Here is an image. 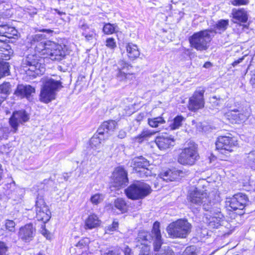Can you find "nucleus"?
Returning a JSON list of instances; mask_svg holds the SVG:
<instances>
[{
    "label": "nucleus",
    "mask_w": 255,
    "mask_h": 255,
    "mask_svg": "<svg viewBox=\"0 0 255 255\" xmlns=\"http://www.w3.org/2000/svg\"><path fill=\"white\" fill-rule=\"evenodd\" d=\"M30 47L34 53L27 55L23 62L26 74L35 78L45 71V59L61 61L69 54L67 46L63 43L47 39L42 34L32 35L29 40Z\"/></svg>",
    "instance_id": "1"
},
{
    "label": "nucleus",
    "mask_w": 255,
    "mask_h": 255,
    "mask_svg": "<svg viewBox=\"0 0 255 255\" xmlns=\"http://www.w3.org/2000/svg\"><path fill=\"white\" fill-rule=\"evenodd\" d=\"M188 198L190 202V208L194 213L201 208V205L205 211L209 210L213 205L209 199L208 193L205 190L198 189L197 188L191 190Z\"/></svg>",
    "instance_id": "2"
},
{
    "label": "nucleus",
    "mask_w": 255,
    "mask_h": 255,
    "mask_svg": "<svg viewBox=\"0 0 255 255\" xmlns=\"http://www.w3.org/2000/svg\"><path fill=\"white\" fill-rule=\"evenodd\" d=\"M115 77L121 82L132 83L136 80V73L133 72V66L125 60H120L115 64Z\"/></svg>",
    "instance_id": "3"
},
{
    "label": "nucleus",
    "mask_w": 255,
    "mask_h": 255,
    "mask_svg": "<svg viewBox=\"0 0 255 255\" xmlns=\"http://www.w3.org/2000/svg\"><path fill=\"white\" fill-rule=\"evenodd\" d=\"M63 86L60 81H55L53 79L46 80L41 89L39 99L44 103L48 104L56 98V91Z\"/></svg>",
    "instance_id": "4"
},
{
    "label": "nucleus",
    "mask_w": 255,
    "mask_h": 255,
    "mask_svg": "<svg viewBox=\"0 0 255 255\" xmlns=\"http://www.w3.org/2000/svg\"><path fill=\"white\" fill-rule=\"evenodd\" d=\"M213 32L212 30L206 29L194 33L189 38L191 47L200 51L206 50L212 39Z\"/></svg>",
    "instance_id": "5"
},
{
    "label": "nucleus",
    "mask_w": 255,
    "mask_h": 255,
    "mask_svg": "<svg viewBox=\"0 0 255 255\" xmlns=\"http://www.w3.org/2000/svg\"><path fill=\"white\" fill-rule=\"evenodd\" d=\"M151 191L150 187L148 185L136 181L125 190V193L128 198L137 200L143 199L148 195Z\"/></svg>",
    "instance_id": "6"
},
{
    "label": "nucleus",
    "mask_w": 255,
    "mask_h": 255,
    "mask_svg": "<svg viewBox=\"0 0 255 255\" xmlns=\"http://www.w3.org/2000/svg\"><path fill=\"white\" fill-rule=\"evenodd\" d=\"M192 225L186 219H179L167 228L169 236L172 238H185L190 233Z\"/></svg>",
    "instance_id": "7"
},
{
    "label": "nucleus",
    "mask_w": 255,
    "mask_h": 255,
    "mask_svg": "<svg viewBox=\"0 0 255 255\" xmlns=\"http://www.w3.org/2000/svg\"><path fill=\"white\" fill-rule=\"evenodd\" d=\"M12 54L10 46L5 41L0 40V60H8ZM9 67L8 62L0 61V80L10 75Z\"/></svg>",
    "instance_id": "8"
},
{
    "label": "nucleus",
    "mask_w": 255,
    "mask_h": 255,
    "mask_svg": "<svg viewBox=\"0 0 255 255\" xmlns=\"http://www.w3.org/2000/svg\"><path fill=\"white\" fill-rule=\"evenodd\" d=\"M187 145L180 153L178 161L183 165H192L199 159L197 145L193 142H190Z\"/></svg>",
    "instance_id": "9"
},
{
    "label": "nucleus",
    "mask_w": 255,
    "mask_h": 255,
    "mask_svg": "<svg viewBox=\"0 0 255 255\" xmlns=\"http://www.w3.org/2000/svg\"><path fill=\"white\" fill-rule=\"evenodd\" d=\"M35 218L43 224L47 223L51 218V213L43 195L38 194L35 203Z\"/></svg>",
    "instance_id": "10"
},
{
    "label": "nucleus",
    "mask_w": 255,
    "mask_h": 255,
    "mask_svg": "<svg viewBox=\"0 0 255 255\" xmlns=\"http://www.w3.org/2000/svg\"><path fill=\"white\" fill-rule=\"evenodd\" d=\"M238 141L233 136H220L216 142V148L222 154L228 155L237 146Z\"/></svg>",
    "instance_id": "11"
},
{
    "label": "nucleus",
    "mask_w": 255,
    "mask_h": 255,
    "mask_svg": "<svg viewBox=\"0 0 255 255\" xmlns=\"http://www.w3.org/2000/svg\"><path fill=\"white\" fill-rule=\"evenodd\" d=\"M128 175L124 166L116 167L111 177L113 186L119 190L127 186L129 182Z\"/></svg>",
    "instance_id": "12"
},
{
    "label": "nucleus",
    "mask_w": 255,
    "mask_h": 255,
    "mask_svg": "<svg viewBox=\"0 0 255 255\" xmlns=\"http://www.w3.org/2000/svg\"><path fill=\"white\" fill-rule=\"evenodd\" d=\"M218 206V204H213L211 209L206 211V215L209 221V225L213 228H218L224 221V216Z\"/></svg>",
    "instance_id": "13"
},
{
    "label": "nucleus",
    "mask_w": 255,
    "mask_h": 255,
    "mask_svg": "<svg viewBox=\"0 0 255 255\" xmlns=\"http://www.w3.org/2000/svg\"><path fill=\"white\" fill-rule=\"evenodd\" d=\"M205 91L204 88L200 87L194 93L189 100L188 107L189 110L196 112L204 107V94Z\"/></svg>",
    "instance_id": "14"
},
{
    "label": "nucleus",
    "mask_w": 255,
    "mask_h": 255,
    "mask_svg": "<svg viewBox=\"0 0 255 255\" xmlns=\"http://www.w3.org/2000/svg\"><path fill=\"white\" fill-rule=\"evenodd\" d=\"M131 164L133 170L139 175L147 176L149 174L148 169V166L149 165V161L142 156H136L132 158Z\"/></svg>",
    "instance_id": "15"
},
{
    "label": "nucleus",
    "mask_w": 255,
    "mask_h": 255,
    "mask_svg": "<svg viewBox=\"0 0 255 255\" xmlns=\"http://www.w3.org/2000/svg\"><path fill=\"white\" fill-rule=\"evenodd\" d=\"M28 120V116L24 111H14L9 118L8 121V123L12 129V131L13 133H16L18 130L19 124L25 123Z\"/></svg>",
    "instance_id": "16"
},
{
    "label": "nucleus",
    "mask_w": 255,
    "mask_h": 255,
    "mask_svg": "<svg viewBox=\"0 0 255 255\" xmlns=\"http://www.w3.org/2000/svg\"><path fill=\"white\" fill-rule=\"evenodd\" d=\"M249 202L247 196L243 193H238L226 201V205L233 210H243Z\"/></svg>",
    "instance_id": "17"
},
{
    "label": "nucleus",
    "mask_w": 255,
    "mask_h": 255,
    "mask_svg": "<svg viewBox=\"0 0 255 255\" xmlns=\"http://www.w3.org/2000/svg\"><path fill=\"white\" fill-rule=\"evenodd\" d=\"M35 233L36 229L32 223H29L19 228L17 236L19 240L25 243H29L33 240Z\"/></svg>",
    "instance_id": "18"
},
{
    "label": "nucleus",
    "mask_w": 255,
    "mask_h": 255,
    "mask_svg": "<svg viewBox=\"0 0 255 255\" xmlns=\"http://www.w3.org/2000/svg\"><path fill=\"white\" fill-rule=\"evenodd\" d=\"M35 92V88L30 85L18 84L13 94L20 99L24 98L28 99Z\"/></svg>",
    "instance_id": "19"
},
{
    "label": "nucleus",
    "mask_w": 255,
    "mask_h": 255,
    "mask_svg": "<svg viewBox=\"0 0 255 255\" xmlns=\"http://www.w3.org/2000/svg\"><path fill=\"white\" fill-rule=\"evenodd\" d=\"M101 224L102 221L98 216L95 213H91L84 221V229L86 230L97 229Z\"/></svg>",
    "instance_id": "20"
},
{
    "label": "nucleus",
    "mask_w": 255,
    "mask_h": 255,
    "mask_svg": "<svg viewBox=\"0 0 255 255\" xmlns=\"http://www.w3.org/2000/svg\"><path fill=\"white\" fill-rule=\"evenodd\" d=\"M125 49L126 55L129 61H134L139 57L140 49L136 44L128 42L125 45Z\"/></svg>",
    "instance_id": "21"
},
{
    "label": "nucleus",
    "mask_w": 255,
    "mask_h": 255,
    "mask_svg": "<svg viewBox=\"0 0 255 255\" xmlns=\"http://www.w3.org/2000/svg\"><path fill=\"white\" fill-rule=\"evenodd\" d=\"M81 30V34L88 42H93L96 41L98 37V34L96 30L93 28L90 27L86 24H83L80 27Z\"/></svg>",
    "instance_id": "22"
},
{
    "label": "nucleus",
    "mask_w": 255,
    "mask_h": 255,
    "mask_svg": "<svg viewBox=\"0 0 255 255\" xmlns=\"http://www.w3.org/2000/svg\"><path fill=\"white\" fill-rule=\"evenodd\" d=\"M5 37L9 39L16 38L18 31L15 27L7 23L0 24V37Z\"/></svg>",
    "instance_id": "23"
},
{
    "label": "nucleus",
    "mask_w": 255,
    "mask_h": 255,
    "mask_svg": "<svg viewBox=\"0 0 255 255\" xmlns=\"http://www.w3.org/2000/svg\"><path fill=\"white\" fill-rule=\"evenodd\" d=\"M228 116L232 123L239 124L244 122L247 119L248 115L243 110L234 109L228 114Z\"/></svg>",
    "instance_id": "24"
},
{
    "label": "nucleus",
    "mask_w": 255,
    "mask_h": 255,
    "mask_svg": "<svg viewBox=\"0 0 255 255\" xmlns=\"http://www.w3.org/2000/svg\"><path fill=\"white\" fill-rule=\"evenodd\" d=\"M113 209L118 210L121 214H125L129 210V205L125 198L118 197L113 202Z\"/></svg>",
    "instance_id": "25"
},
{
    "label": "nucleus",
    "mask_w": 255,
    "mask_h": 255,
    "mask_svg": "<svg viewBox=\"0 0 255 255\" xmlns=\"http://www.w3.org/2000/svg\"><path fill=\"white\" fill-rule=\"evenodd\" d=\"M232 14L234 19L240 22L245 23L248 19L247 11L244 8L236 9L232 10Z\"/></svg>",
    "instance_id": "26"
},
{
    "label": "nucleus",
    "mask_w": 255,
    "mask_h": 255,
    "mask_svg": "<svg viewBox=\"0 0 255 255\" xmlns=\"http://www.w3.org/2000/svg\"><path fill=\"white\" fill-rule=\"evenodd\" d=\"M115 122L114 120H108L103 122L97 129L98 134L102 136H105V133H107L111 130H113L115 128Z\"/></svg>",
    "instance_id": "27"
},
{
    "label": "nucleus",
    "mask_w": 255,
    "mask_h": 255,
    "mask_svg": "<svg viewBox=\"0 0 255 255\" xmlns=\"http://www.w3.org/2000/svg\"><path fill=\"white\" fill-rule=\"evenodd\" d=\"M155 133V132H151L148 130L143 129L139 134L133 138V141L134 142L141 143L144 141L148 140Z\"/></svg>",
    "instance_id": "28"
},
{
    "label": "nucleus",
    "mask_w": 255,
    "mask_h": 255,
    "mask_svg": "<svg viewBox=\"0 0 255 255\" xmlns=\"http://www.w3.org/2000/svg\"><path fill=\"white\" fill-rule=\"evenodd\" d=\"M106 138L105 136H102L101 134H98V132L97 131L96 133H95L90 140V144L91 147H97L99 146L102 142L105 140Z\"/></svg>",
    "instance_id": "29"
},
{
    "label": "nucleus",
    "mask_w": 255,
    "mask_h": 255,
    "mask_svg": "<svg viewBox=\"0 0 255 255\" xmlns=\"http://www.w3.org/2000/svg\"><path fill=\"white\" fill-rule=\"evenodd\" d=\"M152 232L154 233L156 240L154 243V250L155 251H158L159 250V242L158 239H159V222L156 221L153 226Z\"/></svg>",
    "instance_id": "30"
},
{
    "label": "nucleus",
    "mask_w": 255,
    "mask_h": 255,
    "mask_svg": "<svg viewBox=\"0 0 255 255\" xmlns=\"http://www.w3.org/2000/svg\"><path fill=\"white\" fill-rule=\"evenodd\" d=\"M102 32L105 35H112L116 32V25L115 24H112L108 22L104 23Z\"/></svg>",
    "instance_id": "31"
},
{
    "label": "nucleus",
    "mask_w": 255,
    "mask_h": 255,
    "mask_svg": "<svg viewBox=\"0 0 255 255\" xmlns=\"http://www.w3.org/2000/svg\"><path fill=\"white\" fill-rule=\"evenodd\" d=\"M174 142V140L170 137L160 136V150L165 149L170 146H173Z\"/></svg>",
    "instance_id": "32"
},
{
    "label": "nucleus",
    "mask_w": 255,
    "mask_h": 255,
    "mask_svg": "<svg viewBox=\"0 0 255 255\" xmlns=\"http://www.w3.org/2000/svg\"><path fill=\"white\" fill-rule=\"evenodd\" d=\"M176 175V171H172L170 169L167 170L164 172L163 175L160 174V178H162L163 181H172L175 178Z\"/></svg>",
    "instance_id": "33"
},
{
    "label": "nucleus",
    "mask_w": 255,
    "mask_h": 255,
    "mask_svg": "<svg viewBox=\"0 0 255 255\" xmlns=\"http://www.w3.org/2000/svg\"><path fill=\"white\" fill-rule=\"evenodd\" d=\"M11 91V84L9 82H3L0 84V94L8 96Z\"/></svg>",
    "instance_id": "34"
},
{
    "label": "nucleus",
    "mask_w": 255,
    "mask_h": 255,
    "mask_svg": "<svg viewBox=\"0 0 255 255\" xmlns=\"http://www.w3.org/2000/svg\"><path fill=\"white\" fill-rule=\"evenodd\" d=\"M90 240L89 238L83 237L75 245V247L79 249H88Z\"/></svg>",
    "instance_id": "35"
},
{
    "label": "nucleus",
    "mask_w": 255,
    "mask_h": 255,
    "mask_svg": "<svg viewBox=\"0 0 255 255\" xmlns=\"http://www.w3.org/2000/svg\"><path fill=\"white\" fill-rule=\"evenodd\" d=\"M185 118L181 116H177L174 119L173 123L170 125L171 129H175L178 128L182 126V122Z\"/></svg>",
    "instance_id": "36"
},
{
    "label": "nucleus",
    "mask_w": 255,
    "mask_h": 255,
    "mask_svg": "<svg viewBox=\"0 0 255 255\" xmlns=\"http://www.w3.org/2000/svg\"><path fill=\"white\" fill-rule=\"evenodd\" d=\"M15 223L11 220H6L4 227L5 230L8 232H14L15 230Z\"/></svg>",
    "instance_id": "37"
},
{
    "label": "nucleus",
    "mask_w": 255,
    "mask_h": 255,
    "mask_svg": "<svg viewBox=\"0 0 255 255\" xmlns=\"http://www.w3.org/2000/svg\"><path fill=\"white\" fill-rule=\"evenodd\" d=\"M229 25L228 20L222 19L218 21L216 25L217 30L224 31H225Z\"/></svg>",
    "instance_id": "38"
},
{
    "label": "nucleus",
    "mask_w": 255,
    "mask_h": 255,
    "mask_svg": "<svg viewBox=\"0 0 255 255\" xmlns=\"http://www.w3.org/2000/svg\"><path fill=\"white\" fill-rule=\"evenodd\" d=\"M90 200L93 205H97L103 200V195L100 193H96L91 196Z\"/></svg>",
    "instance_id": "39"
},
{
    "label": "nucleus",
    "mask_w": 255,
    "mask_h": 255,
    "mask_svg": "<svg viewBox=\"0 0 255 255\" xmlns=\"http://www.w3.org/2000/svg\"><path fill=\"white\" fill-rule=\"evenodd\" d=\"M106 46L111 50H114L117 47L115 39L113 37L107 38L106 40Z\"/></svg>",
    "instance_id": "40"
},
{
    "label": "nucleus",
    "mask_w": 255,
    "mask_h": 255,
    "mask_svg": "<svg viewBox=\"0 0 255 255\" xmlns=\"http://www.w3.org/2000/svg\"><path fill=\"white\" fill-rule=\"evenodd\" d=\"M119 226L118 221L114 220L111 225L107 227V231L108 232H113L118 230Z\"/></svg>",
    "instance_id": "41"
},
{
    "label": "nucleus",
    "mask_w": 255,
    "mask_h": 255,
    "mask_svg": "<svg viewBox=\"0 0 255 255\" xmlns=\"http://www.w3.org/2000/svg\"><path fill=\"white\" fill-rule=\"evenodd\" d=\"M195 246H190L186 248L183 255H197Z\"/></svg>",
    "instance_id": "42"
},
{
    "label": "nucleus",
    "mask_w": 255,
    "mask_h": 255,
    "mask_svg": "<svg viewBox=\"0 0 255 255\" xmlns=\"http://www.w3.org/2000/svg\"><path fill=\"white\" fill-rule=\"evenodd\" d=\"M8 250V247L6 244L0 241V255H8L6 254Z\"/></svg>",
    "instance_id": "43"
},
{
    "label": "nucleus",
    "mask_w": 255,
    "mask_h": 255,
    "mask_svg": "<svg viewBox=\"0 0 255 255\" xmlns=\"http://www.w3.org/2000/svg\"><path fill=\"white\" fill-rule=\"evenodd\" d=\"M231 3L234 6L244 5L249 4V0H232Z\"/></svg>",
    "instance_id": "44"
},
{
    "label": "nucleus",
    "mask_w": 255,
    "mask_h": 255,
    "mask_svg": "<svg viewBox=\"0 0 255 255\" xmlns=\"http://www.w3.org/2000/svg\"><path fill=\"white\" fill-rule=\"evenodd\" d=\"M41 234L46 237L47 239L49 238L50 237V234L49 232L46 229L45 224H43L41 226V230L40 231Z\"/></svg>",
    "instance_id": "45"
},
{
    "label": "nucleus",
    "mask_w": 255,
    "mask_h": 255,
    "mask_svg": "<svg viewBox=\"0 0 255 255\" xmlns=\"http://www.w3.org/2000/svg\"><path fill=\"white\" fill-rule=\"evenodd\" d=\"M159 123V121L157 120V118L150 119L148 120L149 125L152 128L157 127Z\"/></svg>",
    "instance_id": "46"
},
{
    "label": "nucleus",
    "mask_w": 255,
    "mask_h": 255,
    "mask_svg": "<svg viewBox=\"0 0 255 255\" xmlns=\"http://www.w3.org/2000/svg\"><path fill=\"white\" fill-rule=\"evenodd\" d=\"M161 252L160 255H173V252L169 247H167Z\"/></svg>",
    "instance_id": "47"
},
{
    "label": "nucleus",
    "mask_w": 255,
    "mask_h": 255,
    "mask_svg": "<svg viewBox=\"0 0 255 255\" xmlns=\"http://www.w3.org/2000/svg\"><path fill=\"white\" fill-rule=\"evenodd\" d=\"M123 252L124 255H132L133 254L132 250L128 246L124 248Z\"/></svg>",
    "instance_id": "48"
},
{
    "label": "nucleus",
    "mask_w": 255,
    "mask_h": 255,
    "mask_svg": "<svg viewBox=\"0 0 255 255\" xmlns=\"http://www.w3.org/2000/svg\"><path fill=\"white\" fill-rule=\"evenodd\" d=\"M139 255H150L149 248L147 245L144 246V249H142Z\"/></svg>",
    "instance_id": "49"
},
{
    "label": "nucleus",
    "mask_w": 255,
    "mask_h": 255,
    "mask_svg": "<svg viewBox=\"0 0 255 255\" xmlns=\"http://www.w3.org/2000/svg\"><path fill=\"white\" fill-rule=\"evenodd\" d=\"M245 57H246V55L242 56V57L235 60L234 62H233L232 63V66L233 67H235V66H237L239 63H241L243 61V60L245 59Z\"/></svg>",
    "instance_id": "50"
},
{
    "label": "nucleus",
    "mask_w": 255,
    "mask_h": 255,
    "mask_svg": "<svg viewBox=\"0 0 255 255\" xmlns=\"http://www.w3.org/2000/svg\"><path fill=\"white\" fill-rule=\"evenodd\" d=\"M250 84L253 88H255V73L251 75Z\"/></svg>",
    "instance_id": "51"
},
{
    "label": "nucleus",
    "mask_w": 255,
    "mask_h": 255,
    "mask_svg": "<svg viewBox=\"0 0 255 255\" xmlns=\"http://www.w3.org/2000/svg\"><path fill=\"white\" fill-rule=\"evenodd\" d=\"M248 157L249 158L250 160L253 161V162L255 163V152H254V151L251 152L249 154Z\"/></svg>",
    "instance_id": "52"
},
{
    "label": "nucleus",
    "mask_w": 255,
    "mask_h": 255,
    "mask_svg": "<svg viewBox=\"0 0 255 255\" xmlns=\"http://www.w3.org/2000/svg\"><path fill=\"white\" fill-rule=\"evenodd\" d=\"M39 32H46L48 34H51L53 32V30L50 29H40L38 30Z\"/></svg>",
    "instance_id": "53"
},
{
    "label": "nucleus",
    "mask_w": 255,
    "mask_h": 255,
    "mask_svg": "<svg viewBox=\"0 0 255 255\" xmlns=\"http://www.w3.org/2000/svg\"><path fill=\"white\" fill-rule=\"evenodd\" d=\"M104 255H118L114 250H109L107 253H105Z\"/></svg>",
    "instance_id": "54"
},
{
    "label": "nucleus",
    "mask_w": 255,
    "mask_h": 255,
    "mask_svg": "<svg viewBox=\"0 0 255 255\" xmlns=\"http://www.w3.org/2000/svg\"><path fill=\"white\" fill-rule=\"evenodd\" d=\"M211 66H212V64L210 62H207L204 64L203 67L206 68H208L210 67Z\"/></svg>",
    "instance_id": "55"
},
{
    "label": "nucleus",
    "mask_w": 255,
    "mask_h": 255,
    "mask_svg": "<svg viewBox=\"0 0 255 255\" xmlns=\"http://www.w3.org/2000/svg\"><path fill=\"white\" fill-rule=\"evenodd\" d=\"M155 142L156 143L157 146L158 148H159V137H157L155 139Z\"/></svg>",
    "instance_id": "56"
},
{
    "label": "nucleus",
    "mask_w": 255,
    "mask_h": 255,
    "mask_svg": "<svg viewBox=\"0 0 255 255\" xmlns=\"http://www.w3.org/2000/svg\"><path fill=\"white\" fill-rule=\"evenodd\" d=\"M126 135L125 132H121L119 135V137L121 138L124 137Z\"/></svg>",
    "instance_id": "57"
},
{
    "label": "nucleus",
    "mask_w": 255,
    "mask_h": 255,
    "mask_svg": "<svg viewBox=\"0 0 255 255\" xmlns=\"http://www.w3.org/2000/svg\"><path fill=\"white\" fill-rule=\"evenodd\" d=\"M54 10L60 15H61L63 14V12L60 11L57 9H55Z\"/></svg>",
    "instance_id": "58"
},
{
    "label": "nucleus",
    "mask_w": 255,
    "mask_h": 255,
    "mask_svg": "<svg viewBox=\"0 0 255 255\" xmlns=\"http://www.w3.org/2000/svg\"><path fill=\"white\" fill-rule=\"evenodd\" d=\"M165 121L163 119H162V117H160V124L163 123H164Z\"/></svg>",
    "instance_id": "59"
},
{
    "label": "nucleus",
    "mask_w": 255,
    "mask_h": 255,
    "mask_svg": "<svg viewBox=\"0 0 255 255\" xmlns=\"http://www.w3.org/2000/svg\"><path fill=\"white\" fill-rule=\"evenodd\" d=\"M36 255H42V254L41 253H39Z\"/></svg>",
    "instance_id": "60"
}]
</instances>
